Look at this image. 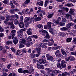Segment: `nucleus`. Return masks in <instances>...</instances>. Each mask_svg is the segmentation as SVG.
Here are the masks:
<instances>
[{
  "label": "nucleus",
  "mask_w": 76,
  "mask_h": 76,
  "mask_svg": "<svg viewBox=\"0 0 76 76\" xmlns=\"http://www.w3.org/2000/svg\"><path fill=\"white\" fill-rule=\"evenodd\" d=\"M38 47H41L40 48H37L36 49V50L37 51V53H41V48H47V46L45 45V44L44 43H40V44L38 45Z\"/></svg>",
  "instance_id": "f257e3e1"
},
{
  "label": "nucleus",
  "mask_w": 76,
  "mask_h": 76,
  "mask_svg": "<svg viewBox=\"0 0 76 76\" xmlns=\"http://www.w3.org/2000/svg\"><path fill=\"white\" fill-rule=\"evenodd\" d=\"M46 58H45V56H42V58L41 59H40L39 60H38L37 61H39L38 63H39V64H42L43 63V64H45L47 62L46 61V60L45 59Z\"/></svg>",
  "instance_id": "f03ea898"
},
{
  "label": "nucleus",
  "mask_w": 76,
  "mask_h": 76,
  "mask_svg": "<svg viewBox=\"0 0 76 76\" xmlns=\"http://www.w3.org/2000/svg\"><path fill=\"white\" fill-rule=\"evenodd\" d=\"M30 67L29 68V66H27V69H28L29 71V73H30V74H33V73H34V69H33L32 65H30Z\"/></svg>",
  "instance_id": "7ed1b4c3"
},
{
  "label": "nucleus",
  "mask_w": 76,
  "mask_h": 76,
  "mask_svg": "<svg viewBox=\"0 0 76 76\" xmlns=\"http://www.w3.org/2000/svg\"><path fill=\"white\" fill-rule=\"evenodd\" d=\"M26 30V28H24L23 29L20 30L18 32V37H20V36H22L23 35V31H25Z\"/></svg>",
  "instance_id": "20e7f679"
},
{
  "label": "nucleus",
  "mask_w": 76,
  "mask_h": 76,
  "mask_svg": "<svg viewBox=\"0 0 76 76\" xmlns=\"http://www.w3.org/2000/svg\"><path fill=\"white\" fill-rule=\"evenodd\" d=\"M64 63H67V62L64 60H62L61 61V66L62 68H65L66 67V64H64Z\"/></svg>",
  "instance_id": "39448f33"
},
{
  "label": "nucleus",
  "mask_w": 76,
  "mask_h": 76,
  "mask_svg": "<svg viewBox=\"0 0 76 76\" xmlns=\"http://www.w3.org/2000/svg\"><path fill=\"white\" fill-rule=\"evenodd\" d=\"M46 56L47 58V59L48 60L51 61H53V60H54V58L52 56H50L49 54H47L46 55Z\"/></svg>",
  "instance_id": "423d86ee"
},
{
  "label": "nucleus",
  "mask_w": 76,
  "mask_h": 76,
  "mask_svg": "<svg viewBox=\"0 0 76 76\" xmlns=\"http://www.w3.org/2000/svg\"><path fill=\"white\" fill-rule=\"evenodd\" d=\"M73 24L71 23H69L68 24H67L66 27L67 30L71 28V26H73Z\"/></svg>",
  "instance_id": "0eeeda50"
},
{
  "label": "nucleus",
  "mask_w": 76,
  "mask_h": 76,
  "mask_svg": "<svg viewBox=\"0 0 76 76\" xmlns=\"http://www.w3.org/2000/svg\"><path fill=\"white\" fill-rule=\"evenodd\" d=\"M16 31L15 30H12L11 31V35L12 36V39L14 38L15 35V33H16Z\"/></svg>",
  "instance_id": "6e6552de"
},
{
  "label": "nucleus",
  "mask_w": 76,
  "mask_h": 76,
  "mask_svg": "<svg viewBox=\"0 0 76 76\" xmlns=\"http://www.w3.org/2000/svg\"><path fill=\"white\" fill-rule=\"evenodd\" d=\"M61 20V18L60 17H58V20H53V22H54L55 23H56V24H59V23H60V21Z\"/></svg>",
  "instance_id": "1a4fd4ad"
},
{
  "label": "nucleus",
  "mask_w": 76,
  "mask_h": 76,
  "mask_svg": "<svg viewBox=\"0 0 76 76\" xmlns=\"http://www.w3.org/2000/svg\"><path fill=\"white\" fill-rule=\"evenodd\" d=\"M75 9L71 8L69 12V13H70L71 14V15H75V13H74V12H75Z\"/></svg>",
  "instance_id": "9d476101"
},
{
  "label": "nucleus",
  "mask_w": 76,
  "mask_h": 76,
  "mask_svg": "<svg viewBox=\"0 0 76 76\" xmlns=\"http://www.w3.org/2000/svg\"><path fill=\"white\" fill-rule=\"evenodd\" d=\"M13 42L14 44L15 45H16V44L18 42V40L17 38L16 37H15L14 38Z\"/></svg>",
  "instance_id": "9b49d317"
},
{
  "label": "nucleus",
  "mask_w": 76,
  "mask_h": 76,
  "mask_svg": "<svg viewBox=\"0 0 76 76\" xmlns=\"http://www.w3.org/2000/svg\"><path fill=\"white\" fill-rule=\"evenodd\" d=\"M20 43H21L24 45H26V40L23 39H21L20 41Z\"/></svg>",
  "instance_id": "f8f14e48"
},
{
  "label": "nucleus",
  "mask_w": 76,
  "mask_h": 76,
  "mask_svg": "<svg viewBox=\"0 0 76 76\" xmlns=\"http://www.w3.org/2000/svg\"><path fill=\"white\" fill-rule=\"evenodd\" d=\"M19 26L20 28H23L25 26V25H24V23H23V22L22 21L21 22H20L19 24Z\"/></svg>",
  "instance_id": "ddd939ff"
},
{
  "label": "nucleus",
  "mask_w": 76,
  "mask_h": 76,
  "mask_svg": "<svg viewBox=\"0 0 76 76\" xmlns=\"http://www.w3.org/2000/svg\"><path fill=\"white\" fill-rule=\"evenodd\" d=\"M44 35L45 37H46L47 39H49V38H50V36L49 34H48V32L47 31H46V32H45V33Z\"/></svg>",
  "instance_id": "4468645a"
},
{
  "label": "nucleus",
  "mask_w": 76,
  "mask_h": 76,
  "mask_svg": "<svg viewBox=\"0 0 76 76\" xmlns=\"http://www.w3.org/2000/svg\"><path fill=\"white\" fill-rule=\"evenodd\" d=\"M29 19H30V18H28V17H26L24 19V21L25 22V23H26V24H28V21L29 20Z\"/></svg>",
  "instance_id": "2eb2a0df"
},
{
  "label": "nucleus",
  "mask_w": 76,
  "mask_h": 76,
  "mask_svg": "<svg viewBox=\"0 0 76 76\" xmlns=\"http://www.w3.org/2000/svg\"><path fill=\"white\" fill-rule=\"evenodd\" d=\"M37 13L38 15H39L41 17L43 16V15L42 14V10H38L37 11Z\"/></svg>",
  "instance_id": "dca6fc26"
},
{
  "label": "nucleus",
  "mask_w": 76,
  "mask_h": 76,
  "mask_svg": "<svg viewBox=\"0 0 76 76\" xmlns=\"http://www.w3.org/2000/svg\"><path fill=\"white\" fill-rule=\"evenodd\" d=\"M58 35L60 36H61L62 37H64V36H65L66 34L63 32H61L58 33Z\"/></svg>",
  "instance_id": "f3484780"
},
{
  "label": "nucleus",
  "mask_w": 76,
  "mask_h": 76,
  "mask_svg": "<svg viewBox=\"0 0 76 76\" xmlns=\"http://www.w3.org/2000/svg\"><path fill=\"white\" fill-rule=\"evenodd\" d=\"M65 6H68V7H72V6H74V5L72 3L66 4L64 5Z\"/></svg>",
  "instance_id": "a211bd4d"
},
{
  "label": "nucleus",
  "mask_w": 76,
  "mask_h": 76,
  "mask_svg": "<svg viewBox=\"0 0 76 76\" xmlns=\"http://www.w3.org/2000/svg\"><path fill=\"white\" fill-rule=\"evenodd\" d=\"M52 24V23L51 22H49L47 23V26H48V28H51V24Z\"/></svg>",
  "instance_id": "6ab92c4d"
},
{
  "label": "nucleus",
  "mask_w": 76,
  "mask_h": 76,
  "mask_svg": "<svg viewBox=\"0 0 76 76\" xmlns=\"http://www.w3.org/2000/svg\"><path fill=\"white\" fill-rule=\"evenodd\" d=\"M29 9H26L25 11L24 10H23L22 11V13L23 14H24V15H25V14H27V12L29 11Z\"/></svg>",
  "instance_id": "aec40b11"
},
{
  "label": "nucleus",
  "mask_w": 76,
  "mask_h": 76,
  "mask_svg": "<svg viewBox=\"0 0 76 76\" xmlns=\"http://www.w3.org/2000/svg\"><path fill=\"white\" fill-rule=\"evenodd\" d=\"M46 31L42 29H41L39 30V33L41 34H45V32H46Z\"/></svg>",
  "instance_id": "412c9836"
},
{
  "label": "nucleus",
  "mask_w": 76,
  "mask_h": 76,
  "mask_svg": "<svg viewBox=\"0 0 76 76\" xmlns=\"http://www.w3.org/2000/svg\"><path fill=\"white\" fill-rule=\"evenodd\" d=\"M54 15V13L50 14L47 16V17L49 19H50L53 18V15Z\"/></svg>",
  "instance_id": "4be33fe9"
},
{
  "label": "nucleus",
  "mask_w": 76,
  "mask_h": 76,
  "mask_svg": "<svg viewBox=\"0 0 76 76\" xmlns=\"http://www.w3.org/2000/svg\"><path fill=\"white\" fill-rule=\"evenodd\" d=\"M72 37H69L68 38H67L66 39V42L68 43L72 41Z\"/></svg>",
  "instance_id": "5701e85b"
},
{
  "label": "nucleus",
  "mask_w": 76,
  "mask_h": 76,
  "mask_svg": "<svg viewBox=\"0 0 76 76\" xmlns=\"http://www.w3.org/2000/svg\"><path fill=\"white\" fill-rule=\"evenodd\" d=\"M21 51L20 50H17V51L16 52V54L17 55H19L20 56H21L22 54H21Z\"/></svg>",
  "instance_id": "b1692460"
},
{
  "label": "nucleus",
  "mask_w": 76,
  "mask_h": 76,
  "mask_svg": "<svg viewBox=\"0 0 76 76\" xmlns=\"http://www.w3.org/2000/svg\"><path fill=\"white\" fill-rule=\"evenodd\" d=\"M35 20V18L34 17H32L30 21L31 23H34V21Z\"/></svg>",
  "instance_id": "393cba45"
},
{
  "label": "nucleus",
  "mask_w": 76,
  "mask_h": 76,
  "mask_svg": "<svg viewBox=\"0 0 76 76\" xmlns=\"http://www.w3.org/2000/svg\"><path fill=\"white\" fill-rule=\"evenodd\" d=\"M41 20V18L40 17H38L36 18L35 19L36 21H39Z\"/></svg>",
  "instance_id": "a878e982"
},
{
  "label": "nucleus",
  "mask_w": 76,
  "mask_h": 76,
  "mask_svg": "<svg viewBox=\"0 0 76 76\" xmlns=\"http://www.w3.org/2000/svg\"><path fill=\"white\" fill-rule=\"evenodd\" d=\"M49 31L52 34H54V29L53 28H50L49 30Z\"/></svg>",
  "instance_id": "bb28decb"
},
{
  "label": "nucleus",
  "mask_w": 76,
  "mask_h": 76,
  "mask_svg": "<svg viewBox=\"0 0 76 76\" xmlns=\"http://www.w3.org/2000/svg\"><path fill=\"white\" fill-rule=\"evenodd\" d=\"M57 25H60L61 26H64V25H65L64 23L62 22L59 23V24H57Z\"/></svg>",
  "instance_id": "cd10ccee"
},
{
  "label": "nucleus",
  "mask_w": 76,
  "mask_h": 76,
  "mask_svg": "<svg viewBox=\"0 0 76 76\" xmlns=\"http://www.w3.org/2000/svg\"><path fill=\"white\" fill-rule=\"evenodd\" d=\"M49 3V0L46 1L45 2V7H47V4H48Z\"/></svg>",
  "instance_id": "c85d7f7f"
},
{
  "label": "nucleus",
  "mask_w": 76,
  "mask_h": 76,
  "mask_svg": "<svg viewBox=\"0 0 76 76\" xmlns=\"http://www.w3.org/2000/svg\"><path fill=\"white\" fill-rule=\"evenodd\" d=\"M12 44V42L11 41H8L6 42V45H11Z\"/></svg>",
  "instance_id": "c756f323"
},
{
  "label": "nucleus",
  "mask_w": 76,
  "mask_h": 76,
  "mask_svg": "<svg viewBox=\"0 0 76 76\" xmlns=\"http://www.w3.org/2000/svg\"><path fill=\"white\" fill-rule=\"evenodd\" d=\"M18 72L19 73H23V69L22 68H19L18 70Z\"/></svg>",
  "instance_id": "7c9ffc66"
},
{
  "label": "nucleus",
  "mask_w": 76,
  "mask_h": 76,
  "mask_svg": "<svg viewBox=\"0 0 76 76\" xmlns=\"http://www.w3.org/2000/svg\"><path fill=\"white\" fill-rule=\"evenodd\" d=\"M61 30L62 31H67V28L66 27H64L61 28Z\"/></svg>",
  "instance_id": "2f4dec72"
},
{
  "label": "nucleus",
  "mask_w": 76,
  "mask_h": 76,
  "mask_svg": "<svg viewBox=\"0 0 76 76\" xmlns=\"http://www.w3.org/2000/svg\"><path fill=\"white\" fill-rule=\"evenodd\" d=\"M31 45H32V42L27 43L26 44V46L27 47H30Z\"/></svg>",
  "instance_id": "473e14b6"
},
{
  "label": "nucleus",
  "mask_w": 76,
  "mask_h": 76,
  "mask_svg": "<svg viewBox=\"0 0 76 76\" xmlns=\"http://www.w3.org/2000/svg\"><path fill=\"white\" fill-rule=\"evenodd\" d=\"M3 3L5 4H7L9 2V0H5L2 1Z\"/></svg>",
  "instance_id": "72a5a7b5"
},
{
  "label": "nucleus",
  "mask_w": 76,
  "mask_h": 76,
  "mask_svg": "<svg viewBox=\"0 0 76 76\" xmlns=\"http://www.w3.org/2000/svg\"><path fill=\"white\" fill-rule=\"evenodd\" d=\"M30 37H32V38H34L35 39H37L38 38V36L37 35H32L31 36H30Z\"/></svg>",
  "instance_id": "f704fd0d"
},
{
  "label": "nucleus",
  "mask_w": 76,
  "mask_h": 76,
  "mask_svg": "<svg viewBox=\"0 0 76 76\" xmlns=\"http://www.w3.org/2000/svg\"><path fill=\"white\" fill-rule=\"evenodd\" d=\"M6 20L7 21H9L10 20V16L8 15H7L6 17Z\"/></svg>",
  "instance_id": "c9c22d12"
},
{
  "label": "nucleus",
  "mask_w": 76,
  "mask_h": 76,
  "mask_svg": "<svg viewBox=\"0 0 76 76\" xmlns=\"http://www.w3.org/2000/svg\"><path fill=\"white\" fill-rule=\"evenodd\" d=\"M61 48V47H62V46H57V47H53V50H57V49H58V48Z\"/></svg>",
  "instance_id": "e433bc0d"
},
{
  "label": "nucleus",
  "mask_w": 76,
  "mask_h": 76,
  "mask_svg": "<svg viewBox=\"0 0 76 76\" xmlns=\"http://www.w3.org/2000/svg\"><path fill=\"white\" fill-rule=\"evenodd\" d=\"M23 73H29V71L27 69L25 70H23Z\"/></svg>",
  "instance_id": "4c0bfd02"
},
{
  "label": "nucleus",
  "mask_w": 76,
  "mask_h": 76,
  "mask_svg": "<svg viewBox=\"0 0 76 76\" xmlns=\"http://www.w3.org/2000/svg\"><path fill=\"white\" fill-rule=\"evenodd\" d=\"M65 60H66L67 61H69V60L70 61V57H66L65 58Z\"/></svg>",
  "instance_id": "58836bf2"
},
{
  "label": "nucleus",
  "mask_w": 76,
  "mask_h": 76,
  "mask_svg": "<svg viewBox=\"0 0 76 76\" xmlns=\"http://www.w3.org/2000/svg\"><path fill=\"white\" fill-rule=\"evenodd\" d=\"M45 70H46V71H48V73H50V72H51V69L49 68H45Z\"/></svg>",
  "instance_id": "ea45409f"
},
{
  "label": "nucleus",
  "mask_w": 76,
  "mask_h": 76,
  "mask_svg": "<svg viewBox=\"0 0 76 76\" xmlns=\"http://www.w3.org/2000/svg\"><path fill=\"white\" fill-rule=\"evenodd\" d=\"M23 44H22V43H20V45L19 47L20 48H22V47H25V46L23 45Z\"/></svg>",
  "instance_id": "a19ab883"
},
{
  "label": "nucleus",
  "mask_w": 76,
  "mask_h": 76,
  "mask_svg": "<svg viewBox=\"0 0 76 76\" xmlns=\"http://www.w3.org/2000/svg\"><path fill=\"white\" fill-rule=\"evenodd\" d=\"M14 23L15 24V25H17L18 23V20L16 19H15L14 20Z\"/></svg>",
  "instance_id": "79ce46f5"
},
{
  "label": "nucleus",
  "mask_w": 76,
  "mask_h": 76,
  "mask_svg": "<svg viewBox=\"0 0 76 76\" xmlns=\"http://www.w3.org/2000/svg\"><path fill=\"white\" fill-rule=\"evenodd\" d=\"M10 12L11 14H14L15 13V11H14V9H11L10 10Z\"/></svg>",
  "instance_id": "37998d69"
},
{
  "label": "nucleus",
  "mask_w": 76,
  "mask_h": 76,
  "mask_svg": "<svg viewBox=\"0 0 76 76\" xmlns=\"http://www.w3.org/2000/svg\"><path fill=\"white\" fill-rule=\"evenodd\" d=\"M30 56L31 58H34L35 57V54L34 53H31L30 54Z\"/></svg>",
  "instance_id": "c03bdc74"
},
{
  "label": "nucleus",
  "mask_w": 76,
  "mask_h": 76,
  "mask_svg": "<svg viewBox=\"0 0 76 76\" xmlns=\"http://www.w3.org/2000/svg\"><path fill=\"white\" fill-rule=\"evenodd\" d=\"M37 27L39 28V29H40L41 28V29H42V24H39L37 25Z\"/></svg>",
  "instance_id": "a18cd8bd"
},
{
  "label": "nucleus",
  "mask_w": 76,
  "mask_h": 76,
  "mask_svg": "<svg viewBox=\"0 0 76 76\" xmlns=\"http://www.w3.org/2000/svg\"><path fill=\"white\" fill-rule=\"evenodd\" d=\"M1 60L2 62H5L6 61V59L4 58H1Z\"/></svg>",
  "instance_id": "49530a36"
},
{
  "label": "nucleus",
  "mask_w": 76,
  "mask_h": 76,
  "mask_svg": "<svg viewBox=\"0 0 76 76\" xmlns=\"http://www.w3.org/2000/svg\"><path fill=\"white\" fill-rule=\"evenodd\" d=\"M30 37L31 36H29L28 38L27 39V41H32V39L31 38V37Z\"/></svg>",
  "instance_id": "de8ad7c7"
},
{
  "label": "nucleus",
  "mask_w": 76,
  "mask_h": 76,
  "mask_svg": "<svg viewBox=\"0 0 76 76\" xmlns=\"http://www.w3.org/2000/svg\"><path fill=\"white\" fill-rule=\"evenodd\" d=\"M60 53V50H57L55 52V54L56 55H56H57V54H59Z\"/></svg>",
  "instance_id": "09e8293b"
},
{
  "label": "nucleus",
  "mask_w": 76,
  "mask_h": 76,
  "mask_svg": "<svg viewBox=\"0 0 76 76\" xmlns=\"http://www.w3.org/2000/svg\"><path fill=\"white\" fill-rule=\"evenodd\" d=\"M75 60V58L73 56L70 57V61H72Z\"/></svg>",
  "instance_id": "8fccbe9b"
},
{
  "label": "nucleus",
  "mask_w": 76,
  "mask_h": 76,
  "mask_svg": "<svg viewBox=\"0 0 76 76\" xmlns=\"http://www.w3.org/2000/svg\"><path fill=\"white\" fill-rule=\"evenodd\" d=\"M53 42H52L51 43H50V42H49L48 43V46H51V45H53Z\"/></svg>",
  "instance_id": "3c124183"
},
{
  "label": "nucleus",
  "mask_w": 76,
  "mask_h": 76,
  "mask_svg": "<svg viewBox=\"0 0 76 76\" xmlns=\"http://www.w3.org/2000/svg\"><path fill=\"white\" fill-rule=\"evenodd\" d=\"M11 50L12 51L13 53H16V50L13 48H10Z\"/></svg>",
  "instance_id": "603ef678"
},
{
  "label": "nucleus",
  "mask_w": 76,
  "mask_h": 76,
  "mask_svg": "<svg viewBox=\"0 0 76 76\" xmlns=\"http://www.w3.org/2000/svg\"><path fill=\"white\" fill-rule=\"evenodd\" d=\"M27 4L25 2H24L22 4V6L24 7H25L26 6V5Z\"/></svg>",
  "instance_id": "864d4df0"
},
{
  "label": "nucleus",
  "mask_w": 76,
  "mask_h": 76,
  "mask_svg": "<svg viewBox=\"0 0 76 76\" xmlns=\"http://www.w3.org/2000/svg\"><path fill=\"white\" fill-rule=\"evenodd\" d=\"M61 65H60V64L59 63L58 64H57V67L58 68H60V69H62V68L61 67Z\"/></svg>",
  "instance_id": "5fc2aeb1"
},
{
  "label": "nucleus",
  "mask_w": 76,
  "mask_h": 76,
  "mask_svg": "<svg viewBox=\"0 0 76 76\" xmlns=\"http://www.w3.org/2000/svg\"><path fill=\"white\" fill-rule=\"evenodd\" d=\"M61 52L62 53V54L63 55H64V56H66V52L64 51V50L61 49Z\"/></svg>",
  "instance_id": "6e6d98bb"
},
{
  "label": "nucleus",
  "mask_w": 76,
  "mask_h": 76,
  "mask_svg": "<svg viewBox=\"0 0 76 76\" xmlns=\"http://www.w3.org/2000/svg\"><path fill=\"white\" fill-rule=\"evenodd\" d=\"M61 54L59 53L57 55H56V57H58V58H59L61 57Z\"/></svg>",
  "instance_id": "4d7b16f0"
},
{
  "label": "nucleus",
  "mask_w": 76,
  "mask_h": 76,
  "mask_svg": "<svg viewBox=\"0 0 76 76\" xmlns=\"http://www.w3.org/2000/svg\"><path fill=\"white\" fill-rule=\"evenodd\" d=\"M37 53L35 55V56L36 57H38L41 54V53Z\"/></svg>",
  "instance_id": "13d9d810"
},
{
  "label": "nucleus",
  "mask_w": 76,
  "mask_h": 76,
  "mask_svg": "<svg viewBox=\"0 0 76 76\" xmlns=\"http://www.w3.org/2000/svg\"><path fill=\"white\" fill-rule=\"evenodd\" d=\"M65 15L66 16V17L67 19H69V17L70 16V15L68 14H65Z\"/></svg>",
  "instance_id": "bf43d9fd"
},
{
  "label": "nucleus",
  "mask_w": 76,
  "mask_h": 76,
  "mask_svg": "<svg viewBox=\"0 0 76 76\" xmlns=\"http://www.w3.org/2000/svg\"><path fill=\"white\" fill-rule=\"evenodd\" d=\"M58 70H54L53 72V73L56 74V73H58Z\"/></svg>",
  "instance_id": "052dcab7"
},
{
  "label": "nucleus",
  "mask_w": 76,
  "mask_h": 76,
  "mask_svg": "<svg viewBox=\"0 0 76 76\" xmlns=\"http://www.w3.org/2000/svg\"><path fill=\"white\" fill-rule=\"evenodd\" d=\"M7 24L8 25L11 26V25H13V23H12V22H10L8 23Z\"/></svg>",
  "instance_id": "680f3d73"
},
{
  "label": "nucleus",
  "mask_w": 76,
  "mask_h": 76,
  "mask_svg": "<svg viewBox=\"0 0 76 76\" xmlns=\"http://www.w3.org/2000/svg\"><path fill=\"white\" fill-rule=\"evenodd\" d=\"M44 28L45 29H49V28H48V26L47 25H45L44 26Z\"/></svg>",
  "instance_id": "e2e57ef3"
},
{
  "label": "nucleus",
  "mask_w": 76,
  "mask_h": 76,
  "mask_svg": "<svg viewBox=\"0 0 76 76\" xmlns=\"http://www.w3.org/2000/svg\"><path fill=\"white\" fill-rule=\"evenodd\" d=\"M25 2L27 4H29L30 3V0H26Z\"/></svg>",
  "instance_id": "0e129e2a"
},
{
  "label": "nucleus",
  "mask_w": 76,
  "mask_h": 76,
  "mask_svg": "<svg viewBox=\"0 0 76 76\" xmlns=\"http://www.w3.org/2000/svg\"><path fill=\"white\" fill-rule=\"evenodd\" d=\"M37 58H35L33 59V63H37Z\"/></svg>",
  "instance_id": "69168bd1"
},
{
  "label": "nucleus",
  "mask_w": 76,
  "mask_h": 76,
  "mask_svg": "<svg viewBox=\"0 0 76 76\" xmlns=\"http://www.w3.org/2000/svg\"><path fill=\"white\" fill-rule=\"evenodd\" d=\"M27 33L29 35H32V32L31 31H27Z\"/></svg>",
  "instance_id": "338daca9"
},
{
  "label": "nucleus",
  "mask_w": 76,
  "mask_h": 76,
  "mask_svg": "<svg viewBox=\"0 0 76 76\" xmlns=\"http://www.w3.org/2000/svg\"><path fill=\"white\" fill-rule=\"evenodd\" d=\"M15 18L16 19H19V16L17 14L15 15Z\"/></svg>",
  "instance_id": "774afa93"
}]
</instances>
